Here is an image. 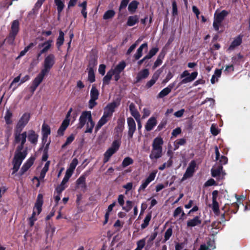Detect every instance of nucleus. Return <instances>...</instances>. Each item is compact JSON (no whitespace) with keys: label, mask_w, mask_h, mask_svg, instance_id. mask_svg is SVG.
Masks as SVG:
<instances>
[{"label":"nucleus","mask_w":250,"mask_h":250,"mask_svg":"<svg viewBox=\"0 0 250 250\" xmlns=\"http://www.w3.org/2000/svg\"><path fill=\"white\" fill-rule=\"evenodd\" d=\"M22 130L15 129L14 130V143L18 144L15 152H22L21 150L23 148V146L26 142L27 138V132L24 131L21 133Z\"/></svg>","instance_id":"f257e3e1"},{"label":"nucleus","mask_w":250,"mask_h":250,"mask_svg":"<svg viewBox=\"0 0 250 250\" xmlns=\"http://www.w3.org/2000/svg\"><path fill=\"white\" fill-rule=\"evenodd\" d=\"M43 204V196L41 194H39L37 197V200L33 208V211L31 217L29 218V224L30 227H32L34 224V222L37 220L35 218L36 215H39L42 211V207Z\"/></svg>","instance_id":"f03ea898"},{"label":"nucleus","mask_w":250,"mask_h":250,"mask_svg":"<svg viewBox=\"0 0 250 250\" xmlns=\"http://www.w3.org/2000/svg\"><path fill=\"white\" fill-rule=\"evenodd\" d=\"M27 155V148L22 151V152H15L13 160V172L12 174L17 172L20 168L22 161Z\"/></svg>","instance_id":"7ed1b4c3"},{"label":"nucleus","mask_w":250,"mask_h":250,"mask_svg":"<svg viewBox=\"0 0 250 250\" xmlns=\"http://www.w3.org/2000/svg\"><path fill=\"white\" fill-rule=\"evenodd\" d=\"M55 62V57L54 54H49L44 59L43 62V68L42 70L47 74L52 67Z\"/></svg>","instance_id":"20e7f679"},{"label":"nucleus","mask_w":250,"mask_h":250,"mask_svg":"<svg viewBox=\"0 0 250 250\" xmlns=\"http://www.w3.org/2000/svg\"><path fill=\"white\" fill-rule=\"evenodd\" d=\"M198 72L196 71L190 74L188 70H185L180 75V78L183 80L179 83V84L181 85L192 82L196 78Z\"/></svg>","instance_id":"39448f33"},{"label":"nucleus","mask_w":250,"mask_h":250,"mask_svg":"<svg viewBox=\"0 0 250 250\" xmlns=\"http://www.w3.org/2000/svg\"><path fill=\"white\" fill-rule=\"evenodd\" d=\"M120 144L118 141H114L111 146L108 148L104 154V163L107 162L111 156L114 154L119 149Z\"/></svg>","instance_id":"423d86ee"},{"label":"nucleus","mask_w":250,"mask_h":250,"mask_svg":"<svg viewBox=\"0 0 250 250\" xmlns=\"http://www.w3.org/2000/svg\"><path fill=\"white\" fill-rule=\"evenodd\" d=\"M92 114L90 111H83L79 119V123L78 124L77 128L79 129L82 128L85 124L90 119H91Z\"/></svg>","instance_id":"0eeeda50"},{"label":"nucleus","mask_w":250,"mask_h":250,"mask_svg":"<svg viewBox=\"0 0 250 250\" xmlns=\"http://www.w3.org/2000/svg\"><path fill=\"white\" fill-rule=\"evenodd\" d=\"M196 166V162L194 161H192L189 163L185 173H184L183 177L181 179L182 181H184L193 176L195 170Z\"/></svg>","instance_id":"6e6552de"},{"label":"nucleus","mask_w":250,"mask_h":250,"mask_svg":"<svg viewBox=\"0 0 250 250\" xmlns=\"http://www.w3.org/2000/svg\"><path fill=\"white\" fill-rule=\"evenodd\" d=\"M53 40H49L43 43H40L38 45V49H41L42 48L37 55L38 58H39L42 54H44L50 50L51 47L52 45Z\"/></svg>","instance_id":"1a4fd4ad"},{"label":"nucleus","mask_w":250,"mask_h":250,"mask_svg":"<svg viewBox=\"0 0 250 250\" xmlns=\"http://www.w3.org/2000/svg\"><path fill=\"white\" fill-rule=\"evenodd\" d=\"M30 118L29 113H25L19 120L15 129L22 130L24 126L27 124Z\"/></svg>","instance_id":"9d476101"},{"label":"nucleus","mask_w":250,"mask_h":250,"mask_svg":"<svg viewBox=\"0 0 250 250\" xmlns=\"http://www.w3.org/2000/svg\"><path fill=\"white\" fill-rule=\"evenodd\" d=\"M46 74H47L44 72L43 71H41V73L35 78V79L33 81L32 85L31 86V89H32L33 92L36 90L37 87L42 83L44 78V77Z\"/></svg>","instance_id":"9b49d317"},{"label":"nucleus","mask_w":250,"mask_h":250,"mask_svg":"<svg viewBox=\"0 0 250 250\" xmlns=\"http://www.w3.org/2000/svg\"><path fill=\"white\" fill-rule=\"evenodd\" d=\"M127 125L128 127V136L131 139L136 130V124L133 118L131 117L127 118Z\"/></svg>","instance_id":"f8f14e48"},{"label":"nucleus","mask_w":250,"mask_h":250,"mask_svg":"<svg viewBox=\"0 0 250 250\" xmlns=\"http://www.w3.org/2000/svg\"><path fill=\"white\" fill-rule=\"evenodd\" d=\"M118 105V104L116 102H112L108 104L104 108V114L111 118L114 111L115 108L117 107Z\"/></svg>","instance_id":"ddd939ff"},{"label":"nucleus","mask_w":250,"mask_h":250,"mask_svg":"<svg viewBox=\"0 0 250 250\" xmlns=\"http://www.w3.org/2000/svg\"><path fill=\"white\" fill-rule=\"evenodd\" d=\"M157 172H153L150 173L148 177L142 182V185L140 186L139 190H144L148 185L152 181H153L156 176Z\"/></svg>","instance_id":"4468645a"},{"label":"nucleus","mask_w":250,"mask_h":250,"mask_svg":"<svg viewBox=\"0 0 250 250\" xmlns=\"http://www.w3.org/2000/svg\"><path fill=\"white\" fill-rule=\"evenodd\" d=\"M28 140L33 145H36L38 140V135L33 130L28 131L27 134Z\"/></svg>","instance_id":"2eb2a0df"},{"label":"nucleus","mask_w":250,"mask_h":250,"mask_svg":"<svg viewBox=\"0 0 250 250\" xmlns=\"http://www.w3.org/2000/svg\"><path fill=\"white\" fill-rule=\"evenodd\" d=\"M34 161V158H30L25 163L22 167L20 171V174L23 175L33 164Z\"/></svg>","instance_id":"dca6fc26"},{"label":"nucleus","mask_w":250,"mask_h":250,"mask_svg":"<svg viewBox=\"0 0 250 250\" xmlns=\"http://www.w3.org/2000/svg\"><path fill=\"white\" fill-rule=\"evenodd\" d=\"M162 155V149L152 148L149 155L151 160L157 159Z\"/></svg>","instance_id":"f3484780"},{"label":"nucleus","mask_w":250,"mask_h":250,"mask_svg":"<svg viewBox=\"0 0 250 250\" xmlns=\"http://www.w3.org/2000/svg\"><path fill=\"white\" fill-rule=\"evenodd\" d=\"M156 125V119L155 117H151L147 121L146 124L145 125V128L147 131H149L151 130L153 128V127L155 125Z\"/></svg>","instance_id":"a211bd4d"},{"label":"nucleus","mask_w":250,"mask_h":250,"mask_svg":"<svg viewBox=\"0 0 250 250\" xmlns=\"http://www.w3.org/2000/svg\"><path fill=\"white\" fill-rule=\"evenodd\" d=\"M149 72L147 69H144L140 71L137 75L136 82H139L142 80L146 79L149 75Z\"/></svg>","instance_id":"6ab92c4d"},{"label":"nucleus","mask_w":250,"mask_h":250,"mask_svg":"<svg viewBox=\"0 0 250 250\" xmlns=\"http://www.w3.org/2000/svg\"><path fill=\"white\" fill-rule=\"evenodd\" d=\"M174 86V83L169 84L167 87L163 89L158 94V97L160 98H162L168 94L171 91L172 89Z\"/></svg>","instance_id":"aec40b11"},{"label":"nucleus","mask_w":250,"mask_h":250,"mask_svg":"<svg viewBox=\"0 0 250 250\" xmlns=\"http://www.w3.org/2000/svg\"><path fill=\"white\" fill-rule=\"evenodd\" d=\"M110 118L106 116V115L103 114V116L98 121L95 130L96 131H98L103 125L105 124L107 121L109 120Z\"/></svg>","instance_id":"412c9836"},{"label":"nucleus","mask_w":250,"mask_h":250,"mask_svg":"<svg viewBox=\"0 0 250 250\" xmlns=\"http://www.w3.org/2000/svg\"><path fill=\"white\" fill-rule=\"evenodd\" d=\"M160 74V72L157 71L153 75L151 80L148 81L146 84V87L147 88L151 87L156 83L159 77Z\"/></svg>","instance_id":"4be33fe9"},{"label":"nucleus","mask_w":250,"mask_h":250,"mask_svg":"<svg viewBox=\"0 0 250 250\" xmlns=\"http://www.w3.org/2000/svg\"><path fill=\"white\" fill-rule=\"evenodd\" d=\"M228 12L225 10H222L221 12L218 13H215L214 14V19L222 23L225 18L228 15Z\"/></svg>","instance_id":"5701e85b"},{"label":"nucleus","mask_w":250,"mask_h":250,"mask_svg":"<svg viewBox=\"0 0 250 250\" xmlns=\"http://www.w3.org/2000/svg\"><path fill=\"white\" fill-rule=\"evenodd\" d=\"M77 188H81L82 190H84L86 188L85 176H81L76 181Z\"/></svg>","instance_id":"b1692460"},{"label":"nucleus","mask_w":250,"mask_h":250,"mask_svg":"<svg viewBox=\"0 0 250 250\" xmlns=\"http://www.w3.org/2000/svg\"><path fill=\"white\" fill-rule=\"evenodd\" d=\"M201 223V220L200 219V217L199 216H196L187 222V226L188 227H193L199 225Z\"/></svg>","instance_id":"393cba45"},{"label":"nucleus","mask_w":250,"mask_h":250,"mask_svg":"<svg viewBox=\"0 0 250 250\" xmlns=\"http://www.w3.org/2000/svg\"><path fill=\"white\" fill-rule=\"evenodd\" d=\"M69 120L65 119L62 123L61 126L58 130V134L60 136L63 135L64 131L66 129L67 127L69 125Z\"/></svg>","instance_id":"a878e982"},{"label":"nucleus","mask_w":250,"mask_h":250,"mask_svg":"<svg viewBox=\"0 0 250 250\" xmlns=\"http://www.w3.org/2000/svg\"><path fill=\"white\" fill-rule=\"evenodd\" d=\"M144 48H147V43H144L142 44L137 50V52L134 54V58L136 60H138L143 55L142 51Z\"/></svg>","instance_id":"bb28decb"},{"label":"nucleus","mask_w":250,"mask_h":250,"mask_svg":"<svg viewBox=\"0 0 250 250\" xmlns=\"http://www.w3.org/2000/svg\"><path fill=\"white\" fill-rule=\"evenodd\" d=\"M163 139L161 137H157L153 140L152 148L162 149Z\"/></svg>","instance_id":"cd10ccee"},{"label":"nucleus","mask_w":250,"mask_h":250,"mask_svg":"<svg viewBox=\"0 0 250 250\" xmlns=\"http://www.w3.org/2000/svg\"><path fill=\"white\" fill-rule=\"evenodd\" d=\"M42 130L43 138H47L48 136L50 134V128L49 125L45 123L43 124Z\"/></svg>","instance_id":"c85d7f7f"},{"label":"nucleus","mask_w":250,"mask_h":250,"mask_svg":"<svg viewBox=\"0 0 250 250\" xmlns=\"http://www.w3.org/2000/svg\"><path fill=\"white\" fill-rule=\"evenodd\" d=\"M85 125L86 130L85 131V133H91L92 132L93 129L95 126V123L93 121L92 118L91 119H90V120L88 121H87Z\"/></svg>","instance_id":"c756f323"},{"label":"nucleus","mask_w":250,"mask_h":250,"mask_svg":"<svg viewBox=\"0 0 250 250\" xmlns=\"http://www.w3.org/2000/svg\"><path fill=\"white\" fill-rule=\"evenodd\" d=\"M19 29V22L18 20H15L13 21L11 25V33L14 35H17Z\"/></svg>","instance_id":"7c9ffc66"},{"label":"nucleus","mask_w":250,"mask_h":250,"mask_svg":"<svg viewBox=\"0 0 250 250\" xmlns=\"http://www.w3.org/2000/svg\"><path fill=\"white\" fill-rule=\"evenodd\" d=\"M138 21L139 18L137 16L134 15L132 16H129L128 18L127 25L129 26H132L135 25Z\"/></svg>","instance_id":"2f4dec72"},{"label":"nucleus","mask_w":250,"mask_h":250,"mask_svg":"<svg viewBox=\"0 0 250 250\" xmlns=\"http://www.w3.org/2000/svg\"><path fill=\"white\" fill-rule=\"evenodd\" d=\"M129 108L131 115L133 116L135 119L138 118V117H140V115L136 110L135 105H134V104L131 103V104H130Z\"/></svg>","instance_id":"473e14b6"},{"label":"nucleus","mask_w":250,"mask_h":250,"mask_svg":"<svg viewBox=\"0 0 250 250\" xmlns=\"http://www.w3.org/2000/svg\"><path fill=\"white\" fill-rule=\"evenodd\" d=\"M222 73V69H216L215 71L214 75L212 76L211 79V83L212 84L215 83L218 81V78L220 77Z\"/></svg>","instance_id":"72a5a7b5"},{"label":"nucleus","mask_w":250,"mask_h":250,"mask_svg":"<svg viewBox=\"0 0 250 250\" xmlns=\"http://www.w3.org/2000/svg\"><path fill=\"white\" fill-rule=\"evenodd\" d=\"M242 42V38L240 36L237 37L232 42L229 46V49L233 50L235 47L239 45Z\"/></svg>","instance_id":"f704fd0d"},{"label":"nucleus","mask_w":250,"mask_h":250,"mask_svg":"<svg viewBox=\"0 0 250 250\" xmlns=\"http://www.w3.org/2000/svg\"><path fill=\"white\" fill-rule=\"evenodd\" d=\"M125 63L124 62H120L117 66L115 67L114 69H111L112 72L114 73H120L125 68Z\"/></svg>","instance_id":"c9c22d12"},{"label":"nucleus","mask_w":250,"mask_h":250,"mask_svg":"<svg viewBox=\"0 0 250 250\" xmlns=\"http://www.w3.org/2000/svg\"><path fill=\"white\" fill-rule=\"evenodd\" d=\"M78 164V161L76 158H74L73 159L72 162L71 163L69 167L66 170V171L72 174L73 171L76 168L77 165Z\"/></svg>","instance_id":"e433bc0d"},{"label":"nucleus","mask_w":250,"mask_h":250,"mask_svg":"<svg viewBox=\"0 0 250 250\" xmlns=\"http://www.w3.org/2000/svg\"><path fill=\"white\" fill-rule=\"evenodd\" d=\"M165 57V54L164 53H160L157 57L156 61L154 63V65L153 66V69H155L160 65H161L162 63L163 60L164 59Z\"/></svg>","instance_id":"4c0bfd02"},{"label":"nucleus","mask_w":250,"mask_h":250,"mask_svg":"<svg viewBox=\"0 0 250 250\" xmlns=\"http://www.w3.org/2000/svg\"><path fill=\"white\" fill-rule=\"evenodd\" d=\"M113 75V72L112 70L109 71L106 75L103 78V84L104 85L108 84L111 79L112 76Z\"/></svg>","instance_id":"58836bf2"},{"label":"nucleus","mask_w":250,"mask_h":250,"mask_svg":"<svg viewBox=\"0 0 250 250\" xmlns=\"http://www.w3.org/2000/svg\"><path fill=\"white\" fill-rule=\"evenodd\" d=\"M139 4V2L136 0H133L131 1L128 5V11L131 13H133L135 12L136 11L138 5Z\"/></svg>","instance_id":"ea45409f"},{"label":"nucleus","mask_w":250,"mask_h":250,"mask_svg":"<svg viewBox=\"0 0 250 250\" xmlns=\"http://www.w3.org/2000/svg\"><path fill=\"white\" fill-rule=\"evenodd\" d=\"M54 2L57 7L58 14L60 15L64 7V2L62 0H54Z\"/></svg>","instance_id":"a19ab883"},{"label":"nucleus","mask_w":250,"mask_h":250,"mask_svg":"<svg viewBox=\"0 0 250 250\" xmlns=\"http://www.w3.org/2000/svg\"><path fill=\"white\" fill-rule=\"evenodd\" d=\"M99 93L97 88L94 86H92L90 91V98L93 100H97L99 97Z\"/></svg>","instance_id":"79ce46f5"},{"label":"nucleus","mask_w":250,"mask_h":250,"mask_svg":"<svg viewBox=\"0 0 250 250\" xmlns=\"http://www.w3.org/2000/svg\"><path fill=\"white\" fill-rule=\"evenodd\" d=\"M151 218V214L150 213H148L144 220L143 223L141 224V227L142 229H145L149 224V221Z\"/></svg>","instance_id":"37998d69"},{"label":"nucleus","mask_w":250,"mask_h":250,"mask_svg":"<svg viewBox=\"0 0 250 250\" xmlns=\"http://www.w3.org/2000/svg\"><path fill=\"white\" fill-rule=\"evenodd\" d=\"M55 231V228L54 226L51 225L50 224H49L47 227V229L46 230L47 237H50V238H51Z\"/></svg>","instance_id":"c03bdc74"},{"label":"nucleus","mask_w":250,"mask_h":250,"mask_svg":"<svg viewBox=\"0 0 250 250\" xmlns=\"http://www.w3.org/2000/svg\"><path fill=\"white\" fill-rule=\"evenodd\" d=\"M223 169V167L222 166H219L217 168H212L211 169V175L213 177H215L221 174Z\"/></svg>","instance_id":"a18cd8bd"},{"label":"nucleus","mask_w":250,"mask_h":250,"mask_svg":"<svg viewBox=\"0 0 250 250\" xmlns=\"http://www.w3.org/2000/svg\"><path fill=\"white\" fill-rule=\"evenodd\" d=\"M49 162H47L44 167H43L41 171V172L40 173V179H43L45 177V174L46 172L48 171L49 166Z\"/></svg>","instance_id":"49530a36"},{"label":"nucleus","mask_w":250,"mask_h":250,"mask_svg":"<svg viewBox=\"0 0 250 250\" xmlns=\"http://www.w3.org/2000/svg\"><path fill=\"white\" fill-rule=\"evenodd\" d=\"M64 33L62 31H60L59 32V36L57 39V45L58 47H60L63 43L64 41Z\"/></svg>","instance_id":"de8ad7c7"},{"label":"nucleus","mask_w":250,"mask_h":250,"mask_svg":"<svg viewBox=\"0 0 250 250\" xmlns=\"http://www.w3.org/2000/svg\"><path fill=\"white\" fill-rule=\"evenodd\" d=\"M115 14V12L113 10H109L105 12L103 16V19L107 20L112 18Z\"/></svg>","instance_id":"09e8293b"},{"label":"nucleus","mask_w":250,"mask_h":250,"mask_svg":"<svg viewBox=\"0 0 250 250\" xmlns=\"http://www.w3.org/2000/svg\"><path fill=\"white\" fill-rule=\"evenodd\" d=\"M88 80L90 83H93L95 80L94 70L92 67H89L88 70Z\"/></svg>","instance_id":"8fccbe9b"},{"label":"nucleus","mask_w":250,"mask_h":250,"mask_svg":"<svg viewBox=\"0 0 250 250\" xmlns=\"http://www.w3.org/2000/svg\"><path fill=\"white\" fill-rule=\"evenodd\" d=\"M12 117V113L9 110H7L4 117V119L7 124H10L12 123V121L11 120Z\"/></svg>","instance_id":"3c124183"},{"label":"nucleus","mask_w":250,"mask_h":250,"mask_svg":"<svg viewBox=\"0 0 250 250\" xmlns=\"http://www.w3.org/2000/svg\"><path fill=\"white\" fill-rule=\"evenodd\" d=\"M133 162V160L129 157H125L123 162H122V165L123 166V167H126L127 166L132 164Z\"/></svg>","instance_id":"603ef678"},{"label":"nucleus","mask_w":250,"mask_h":250,"mask_svg":"<svg viewBox=\"0 0 250 250\" xmlns=\"http://www.w3.org/2000/svg\"><path fill=\"white\" fill-rule=\"evenodd\" d=\"M186 142V140L184 138H181L180 139H178L176 141H175L174 143V146L175 148L174 150H176L179 147V146L184 145Z\"/></svg>","instance_id":"864d4df0"},{"label":"nucleus","mask_w":250,"mask_h":250,"mask_svg":"<svg viewBox=\"0 0 250 250\" xmlns=\"http://www.w3.org/2000/svg\"><path fill=\"white\" fill-rule=\"evenodd\" d=\"M158 50L159 48L158 47L152 48L150 50L148 54L147 55H146V58H148V59H150L157 53Z\"/></svg>","instance_id":"5fc2aeb1"},{"label":"nucleus","mask_w":250,"mask_h":250,"mask_svg":"<svg viewBox=\"0 0 250 250\" xmlns=\"http://www.w3.org/2000/svg\"><path fill=\"white\" fill-rule=\"evenodd\" d=\"M212 208L214 212L217 213L219 211V204L217 200H212Z\"/></svg>","instance_id":"6e6d98bb"},{"label":"nucleus","mask_w":250,"mask_h":250,"mask_svg":"<svg viewBox=\"0 0 250 250\" xmlns=\"http://www.w3.org/2000/svg\"><path fill=\"white\" fill-rule=\"evenodd\" d=\"M172 234V229L171 228H168L165 233L164 241L166 242L171 237Z\"/></svg>","instance_id":"4d7b16f0"},{"label":"nucleus","mask_w":250,"mask_h":250,"mask_svg":"<svg viewBox=\"0 0 250 250\" xmlns=\"http://www.w3.org/2000/svg\"><path fill=\"white\" fill-rule=\"evenodd\" d=\"M172 160L169 159L167 163H164L162 166L159 167V169L161 170H163L166 167H170L172 165Z\"/></svg>","instance_id":"13d9d810"},{"label":"nucleus","mask_w":250,"mask_h":250,"mask_svg":"<svg viewBox=\"0 0 250 250\" xmlns=\"http://www.w3.org/2000/svg\"><path fill=\"white\" fill-rule=\"evenodd\" d=\"M74 139V137L73 135L69 136L66 139L65 143L62 146V148H65L67 145L71 144Z\"/></svg>","instance_id":"bf43d9fd"},{"label":"nucleus","mask_w":250,"mask_h":250,"mask_svg":"<svg viewBox=\"0 0 250 250\" xmlns=\"http://www.w3.org/2000/svg\"><path fill=\"white\" fill-rule=\"evenodd\" d=\"M132 208V202L130 201H127L126 202V206L123 207V209L126 212H128Z\"/></svg>","instance_id":"052dcab7"},{"label":"nucleus","mask_w":250,"mask_h":250,"mask_svg":"<svg viewBox=\"0 0 250 250\" xmlns=\"http://www.w3.org/2000/svg\"><path fill=\"white\" fill-rule=\"evenodd\" d=\"M125 121L123 119H119L118 121V125L116 128V129H119V131H122L124 128Z\"/></svg>","instance_id":"680f3d73"},{"label":"nucleus","mask_w":250,"mask_h":250,"mask_svg":"<svg viewBox=\"0 0 250 250\" xmlns=\"http://www.w3.org/2000/svg\"><path fill=\"white\" fill-rule=\"evenodd\" d=\"M72 175V174H70V173L66 171L64 177L63 178L61 184L65 185V184L68 182L69 179L70 178Z\"/></svg>","instance_id":"e2e57ef3"},{"label":"nucleus","mask_w":250,"mask_h":250,"mask_svg":"<svg viewBox=\"0 0 250 250\" xmlns=\"http://www.w3.org/2000/svg\"><path fill=\"white\" fill-rule=\"evenodd\" d=\"M222 23L214 19L213 23V26L214 29L216 31H218L219 27L221 25Z\"/></svg>","instance_id":"0e129e2a"},{"label":"nucleus","mask_w":250,"mask_h":250,"mask_svg":"<svg viewBox=\"0 0 250 250\" xmlns=\"http://www.w3.org/2000/svg\"><path fill=\"white\" fill-rule=\"evenodd\" d=\"M146 244V241L145 239H141L137 242V248L141 250L144 247Z\"/></svg>","instance_id":"69168bd1"},{"label":"nucleus","mask_w":250,"mask_h":250,"mask_svg":"<svg viewBox=\"0 0 250 250\" xmlns=\"http://www.w3.org/2000/svg\"><path fill=\"white\" fill-rule=\"evenodd\" d=\"M210 131L212 135L216 136L219 133V131L216 125H212L210 127Z\"/></svg>","instance_id":"338daca9"},{"label":"nucleus","mask_w":250,"mask_h":250,"mask_svg":"<svg viewBox=\"0 0 250 250\" xmlns=\"http://www.w3.org/2000/svg\"><path fill=\"white\" fill-rule=\"evenodd\" d=\"M16 36V35H14L10 33L8 37L6 39L7 42L11 44L13 43L14 41Z\"/></svg>","instance_id":"774afa93"}]
</instances>
